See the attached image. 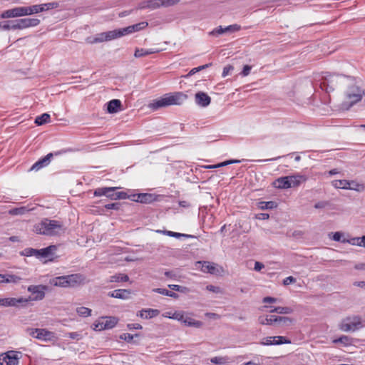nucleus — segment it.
<instances>
[{"label":"nucleus","instance_id":"obj_1","mask_svg":"<svg viewBox=\"0 0 365 365\" xmlns=\"http://www.w3.org/2000/svg\"><path fill=\"white\" fill-rule=\"evenodd\" d=\"M187 98V96L182 92L169 93L160 98L154 100L150 103L149 107L152 110H155L172 105H181Z\"/></svg>","mask_w":365,"mask_h":365},{"label":"nucleus","instance_id":"obj_2","mask_svg":"<svg viewBox=\"0 0 365 365\" xmlns=\"http://www.w3.org/2000/svg\"><path fill=\"white\" fill-rule=\"evenodd\" d=\"M63 230V224L58 220L43 219L40 222L34 226V232L38 235L54 236L58 235Z\"/></svg>","mask_w":365,"mask_h":365},{"label":"nucleus","instance_id":"obj_3","mask_svg":"<svg viewBox=\"0 0 365 365\" xmlns=\"http://www.w3.org/2000/svg\"><path fill=\"white\" fill-rule=\"evenodd\" d=\"M361 318L359 316L347 317L343 319L339 325L343 331H355L361 327Z\"/></svg>","mask_w":365,"mask_h":365},{"label":"nucleus","instance_id":"obj_4","mask_svg":"<svg viewBox=\"0 0 365 365\" xmlns=\"http://www.w3.org/2000/svg\"><path fill=\"white\" fill-rule=\"evenodd\" d=\"M56 250V245H50L46 248L36 250L34 248H26L23 254L26 256H35L37 258H48L52 257L53 252Z\"/></svg>","mask_w":365,"mask_h":365},{"label":"nucleus","instance_id":"obj_5","mask_svg":"<svg viewBox=\"0 0 365 365\" xmlns=\"http://www.w3.org/2000/svg\"><path fill=\"white\" fill-rule=\"evenodd\" d=\"M60 6V4L57 1H53L46 4L32 5L29 6H26L28 16L38 14L40 12L46 11L48 10L57 9Z\"/></svg>","mask_w":365,"mask_h":365},{"label":"nucleus","instance_id":"obj_6","mask_svg":"<svg viewBox=\"0 0 365 365\" xmlns=\"http://www.w3.org/2000/svg\"><path fill=\"white\" fill-rule=\"evenodd\" d=\"M29 299L24 297L14 298H0V307H26Z\"/></svg>","mask_w":365,"mask_h":365},{"label":"nucleus","instance_id":"obj_7","mask_svg":"<svg viewBox=\"0 0 365 365\" xmlns=\"http://www.w3.org/2000/svg\"><path fill=\"white\" fill-rule=\"evenodd\" d=\"M48 289L46 285H30L27 290L31 292L34 297L26 298L29 301H40L45 297V291Z\"/></svg>","mask_w":365,"mask_h":365},{"label":"nucleus","instance_id":"obj_8","mask_svg":"<svg viewBox=\"0 0 365 365\" xmlns=\"http://www.w3.org/2000/svg\"><path fill=\"white\" fill-rule=\"evenodd\" d=\"M346 95L351 104L353 105L361 100L364 91H362L359 86L352 85L348 88Z\"/></svg>","mask_w":365,"mask_h":365},{"label":"nucleus","instance_id":"obj_9","mask_svg":"<svg viewBox=\"0 0 365 365\" xmlns=\"http://www.w3.org/2000/svg\"><path fill=\"white\" fill-rule=\"evenodd\" d=\"M28 16L26 6L15 7L5 10L1 14V19H9Z\"/></svg>","mask_w":365,"mask_h":365},{"label":"nucleus","instance_id":"obj_10","mask_svg":"<svg viewBox=\"0 0 365 365\" xmlns=\"http://www.w3.org/2000/svg\"><path fill=\"white\" fill-rule=\"evenodd\" d=\"M115 34H113L112 31H109L107 32H103L101 34H98L96 36L88 37L86 38V42L91 44L101 43L103 41H111L114 39V36Z\"/></svg>","mask_w":365,"mask_h":365},{"label":"nucleus","instance_id":"obj_11","mask_svg":"<svg viewBox=\"0 0 365 365\" xmlns=\"http://www.w3.org/2000/svg\"><path fill=\"white\" fill-rule=\"evenodd\" d=\"M1 365H18L19 357L16 351H11L0 356Z\"/></svg>","mask_w":365,"mask_h":365},{"label":"nucleus","instance_id":"obj_12","mask_svg":"<svg viewBox=\"0 0 365 365\" xmlns=\"http://www.w3.org/2000/svg\"><path fill=\"white\" fill-rule=\"evenodd\" d=\"M259 322L261 324L263 325H272L274 322H282L284 324H286L287 322H291L292 320L290 318L287 317H277L274 315H271L267 316L265 318L259 317Z\"/></svg>","mask_w":365,"mask_h":365},{"label":"nucleus","instance_id":"obj_13","mask_svg":"<svg viewBox=\"0 0 365 365\" xmlns=\"http://www.w3.org/2000/svg\"><path fill=\"white\" fill-rule=\"evenodd\" d=\"M197 264L201 265L200 270L204 273H210L212 274H217L220 273L219 267L213 262L199 261L197 262ZM220 268L222 270V268Z\"/></svg>","mask_w":365,"mask_h":365},{"label":"nucleus","instance_id":"obj_14","mask_svg":"<svg viewBox=\"0 0 365 365\" xmlns=\"http://www.w3.org/2000/svg\"><path fill=\"white\" fill-rule=\"evenodd\" d=\"M16 20L18 29H25L30 27H35L40 24V20L36 18H24Z\"/></svg>","mask_w":365,"mask_h":365},{"label":"nucleus","instance_id":"obj_15","mask_svg":"<svg viewBox=\"0 0 365 365\" xmlns=\"http://www.w3.org/2000/svg\"><path fill=\"white\" fill-rule=\"evenodd\" d=\"M336 84V76L334 74L329 73V75L323 77V80L320 83V87L326 92H329L328 87L330 86V89L334 91Z\"/></svg>","mask_w":365,"mask_h":365},{"label":"nucleus","instance_id":"obj_16","mask_svg":"<svg viewBox=\"0 0 365 365\" xmlns=\"http://www.w3.org/2000/svg\"><path fill=\"white\" fill-rule=\"evenodd\" d=\"M117 187H98L95 190V196H103L105 195L107 197L115 200V191L118 189Z\"/></svg>","mask_w":365,"mask_h":365},{"label":"nucleus","instance_id":"obj_17","mask_svg":"<svg viewBox=\"0 0 365 365\" xmlns=\"http://www.w3.org/2000/svg\"><path fill=\"white\" fill-rule=\"evenodd\" d=\"M68 287H75L85 283L86 277L81 274L66 275Z\"/></svg>","mask_w":365,"mask_h":365},{"label":"nucleus","instance_id":"obj_18","mask_svg":"<svg viewBox=\"0 0 365 365\" xmlns=\"http://www.w3.org/2000/svg\"><path fill=\"white\" fill-rule=\"evenodd\" d=\"M30 335L41 340H49L53 336V333L44 329H31Z\"/></svg>","mask_w":365,"mask_h":365},{"label":"nucleus","instance_id":"obj_19","mask_svg":"<svg viewBox=\"0 0 365 365\" xmlns=\"http://www.w3.org/2000/svg\"><path fill=\"white\" fill-rule=\"evenodd\" d=\"M195 103L201 107H207L211 103V98L205 92L199 91L195 96Z\"/></svg>","mask_w":365,"mask_h":365},{"label":"nucleus","instance_id":"obj_20","mask_svg":"<svg viewBox=\"0 0 365 365\" xmlns=\"http://www.w3.org/2000/svg\"><path fill=\"white\" fill-rule=\"evenodd\" d=\"M160 0H148L140 2L138 4V9H155L160 6Z\"/></svg>","mask_w":365,"mask_h":365},{"label":"nucleus","instance_id":"obj_21","mask_svg":"<svg viewBox=\"0 0 365 365\" xmlns=\"http://www.w3.org/2000/svg\"><path fill=\"white\" fill-rule=\"evenodd\" d=\"M130 292L128 289H115L113 292H108V295L110 297L125 299L129 297Z\"/></svg>","mask_w":365,"mask_h":365},{"label":"nucleus","instance_id":"obj_22","mask_svg":"<svg viewBox=\"0 0 365 365\" xmlns=\"http://www.w3.org/2000/svg\"><path fill=\"white\" fill-rule=\"evenodd\" d=\"M159 314L160 311L158 309H142L137 315L141 318L148 319L157 317Z\"/></svg>","mask_w":365,"mask_h":365},{"label":"nucleus","instance_id":"obj_23","mask_svg":"<svg viewBox=\"0 0 365 365\" xmlns=\"http://www.w3.org/2000/svg\"><path fill=\"white\" fill-rule=\"evenodd\" d=\"M122 104L118 99H113L107 103V112L108 113H115L118 111Z\"/></svg>","mask_w":365,"mask_h":365},{"label":"nucleus","instance_id":"obj_24","mask_svg":"<svg viewBox=\"0 0 365 365\" xmlns=\"http://www.w3.org/2000/svg\"><path fill=\"white\" fill-rule=\"evenodd\" d=\"M133 200L140 202L141 203H149L153 200V195L149 193H140L137 195H133Z\"/></svg>","mask_w":365,"mask_h":365},{"label":"nucleus","instance_id":"obj_25","mask_svg":"<svg viewBox=\"0 0 365 365\" xmlns=\"http://www.w3.org/2000/svg\"><path fill=\"white\" fill-rule=\"evenodd\" d=\"M159 51H160V50L155 49V48L145 49V48H137L135 51L134 56L135 58H140V57L146 56L150 54L158 53Z\"/></svg>","mask_w":365,"mask_h":365},{"label":"nucleus","instance_id":"obj_26","mask_svg":"<svg viewBox=\"0 0 365 365\" xmlns=\"http://www.w3.org/2000/svg\"><path fill=\"white\" fill-rule=\"evenodd\" d=\"M17 20H9L0 23V29L4 31L18 29Z\"/></svg>","mask_w":365,"mask_h":365},{"label":"nucleus","instance_id":"obj_27","mask_svg":"<svg viewBox=\"0 0 365 365\" xmlns=\"http://www.w3.org/2000/svg\"><path fill=\"white\" fill-rule=\"evenodd\" d=\"M51 283L56 287H68L66 275L55 277Z\"/></svg>","mask_w":365,"mask_h":365},{"label":"nucleus","instance_id":"obj_28","mask_svg":"<svg viewBox=\"0 0 365 365\" xmlns=\"http://www.w3.org/2000/svg\"><path fill=\"white\" fill-rule=\"evenodd\" d=\"M273 185L275 187L279 189L290 188V184H289L288 178L287 177L278 178L274 182Z\"/></svg>","mask_w":365,"mask_h":365},{"label":"nucleus","instance_id":"obj_29","mask_svg":"<svg viewBox=\"0 0 365 365\" xmlns=\"http://www.w3.org/2000/svg\"><path fill=\"white\" fill-rule=\"evenodd\" d=\"M131 28V26H129L125 28L113 30V34H115L114 39L133 33Z\"/></svg>","mask_w":365,"mask_h":365},{"label":"nucleus","instance_id":"obj_30","mask_svg":"<svg viewBox=\"0 0 365 365\" xmlns=\"http://www.w3.org/2000/svg\"><path fill=\"white\" fill-rule=\"evenodd\" d=\"M131 28V26H129L125 28L113 30V34H115L114 39L133 33Z\"/></svg>","mask_w":365,"mask_h":365},{"label":"nucleus","instance_id":"obj_31","mask_svg":"<svg viewBox=\"0 0 365 365\" xmlns=\"http://www.w3.org/2000/svg\"><path fill=\"white\" fill-rule=\"evenodd\" d=\"M348 190H352L361 192L365 190V185L362 183H359L354 180H349Z\"/></svg>","mask_w":365,"mask_h":365},{"label":"nucleus","instance_id":"obj_32","mask_svg":"<svg viewBox=\"0 0 365 365\" xmlns=\"http://www.w3.org/2000/svg\"><path fill=\"white\" fill-rule=\"evenodd\" d=\"M153 292L163 294V295L168 296V297H173L174 299H178L179 297V295L178 294H176L175 292H173L172 291L168 290L166 289L155 288L153 289Z\"/></svg>","mask_w":365,"mask_h":365},{"label":"nucleus","instance_id":"obj_33","mask_svg":"<svg viewBox=\"0 0 365 365\" xmlns=\"http://www.w3.org/2000/svg\"><path fill=\"white\" fill-rule=\"evenodd\" d=\"M271 313H277L280 314H288L293 312V309L289 307H276L269 311Z\"/></svg>","mask_w":365,"mask_h":365},{"label":"nucleus","instance_id":"obj_34","mask_svg":"<svg viewBox=\"0 0 365 365\" xmlns=\"http://www.w3.org/2000/svg\"><path fill=\"white\" fill-rule=\"evenodd\" d=\"M103 323L104 324V327L108 329L114 327L117 324L118 319L113 317H105L103 318Z\"/></svg>","mask_w":365,"mask_h":365},{"label":"nucleus","instance_id":"obj_35","mask_svg":"<svg viewBox=\"0 0 365 365\" xmlns=\"http://www.w3.org/2000/svg\"><path fill=\"white\" fill-rule=\"evenodd\" d=\"M50 115L48 113H43L41 115H38L36 118L34 123L37 125H42L50 120Z\"/></svg>","mask_w":365,"mask_h":365},{"label":"nucleus","instance_id":"obj_36","mask_svg":"<svg viewBox=\"0 0 365 365\" xmlns=\"http://www.w3.org/2000/svg\"><path fill=\"white\" fill-rule=\"evenodd\" d=\"M212 66V63H207V64H205V65H202V66H200L198 67H196V68H193L192 69H191L189 73L185 76H183L184 78H189L190 76L195 74L196 73L200 71H202L205 68H207L209 67H210Z\"/></svg>","mask_w":365,"mask_h":365},{"label":"nucleus","instance_id":"obj_37","mask_svg":"<svg viewBox=\"0 0 365 365\" xmlns=\"http://www.w3.org/2000/svg\"><path fill=\"white\" fill-rule=\"evenodd\" d=\"M128 279L129 277L127 274L121 273L113 275L110 277V282H127Z\"/></svg>","mask_w":365,"mask_h":365},{"label":"nucleus","instance_id":"obj_38","mask_svg":"<svg viewBox=\"0 0 365 365\" xmlns=\"http://www.w3.org/2000/svg\"><path fill=\"white\" fill-rule=\"evenodd\" d=\"M183 322L185 323V325H187L188 327H197V328H199L202 325V322L195 320L190 317H186L183 320Z\"/></svg>","mask_w":365,"mask_h":365},{"label":"nucleus","instance_id":"obj_39","mask_svg":"<svg viewBox=\"0 0 365 365\" xmlns=\"http://www.w3.org/2000/svg\"><path fill=\"white\" fill-rule=\"evenodd\" d=\"M332 185L336 188L348 189L349 180H336L331 182Z\"/></svg>","mask_w":365,"mask_h":365},{"label":"nucleus","instance_id":"obj_40","mask_svg":"<svg viewBox=\"0 0 365 365\" xmlns=\"http://www.w3.org/2000/svg\"><path fill=\"white\" fill-rule=\"evenodd\" d=\"M277 207V203L274 201H268V202H260L259 203V207L261 210H271Z\"/></svg>","mask_w":365,"mask_h":365},{"label":"nucleus","instance_id":"obj_41","mask_svg":"<svg viewBox=\"0 0 365 365\" xmlns=\"http://www.w3.org/2000/svg\"><path fill=\"white\" fill-rule=\"evenodd\" d=\"M163 233L168 236L175 237V238H179L181 237H185V238L193 237V236L190 235L182 234V233L175 232L169 231V230H165V231H163Z\"/></svg>","mask_w":365,"mask_h":365},{"label":"nucleus","instance_id":"obj_42","mask_svg":"<svg viewBox=\"0 0 365 365\" xmlns=\"http://www.w3.org/2000/svg\"><path fill=\"white\" fill-rule=\"evenodd\" d=\"M272 339H273V341H272L273 345H280V344H290L291 343L290 340H289L286 337L282 336H272Z\"/></svg>","mask_w":365,"mask_h":365},{"label":"nucleus","instance_id":"obj_43","mask_svg":"<svg viewBox=\"0 0 365 365\" xmlns=\"http://www.w3.org/2000/svg\"><path fill=\"white\" fill-rule=\"evenodd\" d=\"M240 161H222L218 164L205 165V166H204V168L206 169L220 168L225 167V166L232 164V163H240Z\"/></svg>","mask_w":365,"mask_h":365},{"label":"nucleus","instance_id":"obj_44","mask_svg":"<svg viewBox=\"0 0 365 365\" xmlns=\"http://www.w3.org/2000/svg\"><path fill=\"white\" fill-rule=\"evenodd\" d=\"M91 309L85 307H78L76 309L77 314L83 317H88L91 314Z\"/></svg>","mask_w":365,"mask_h":365},{"label":"nucleus","instance_id":"obj_45","mask_svg":"<svg viewBox=\"0 0 365 365\" xmlns=\"http://www.w3.org/2000/svg\"><path fill=\"white\" fill-rule=\"evenodd\" d=\"M290 187H297L300 184L301 176H287Z\"/></svg>","mask_w":365,"mask_h":365},{"label":"nucleus","instance_id":"obj_46","mask_svg":"<svg viewBox=\"0 0 365 365\" xmlns=\"http://www.w3.org/2000/svg\"><path fill=\"white\" fill-rule=\"evenodd\" d=\"M27 211L28 210L26 207H21L10 210L9 213L11 215H24Z\"/></svg>","mask_w":365,"mask_h":365},{"label":"nucleus","instance_id":"obj_47","mask_svg":"<svg viewBox=\"0 0 365 365\" xmlns=\"http://www.w3.org/2000/svg\"><path fill=\"white\" fill-rule=\"evenodd\" d=\"M21 278L15 274H6L5 283H19Z\"/></svg>","mask_w":365,"mask_h":365},{"label":"nucleus","instance_id":"obj_48","mask_svg":"<svg viewBox=\"0 0 365 365\" xmlns=\"http://www.w3.org/2000/svg\"><path fill=\"white\" fill-rule=\"evenodd\" d=\"M50 161H36L35 164L32 165V167L30 168V170H38L41 168L46 166L48 165Z\"/></svg>","mask_w":365,"mask_h":365},{"label":"nucleus","instance_id":"obj_49","mask_svg":"<svg viewBox=\"0 0 365 365\" xmlns=\"http://www.w3.org/2000/svg\"><path fill=\"white\" fill-rule=\"evenodd\" d=\"M148 25V24L147 22H145V21L140 22L136 24L131 25V27H132L131 29H132L133 32L139 31L145 29V27H147Z\"/></svg>","mask_w":365,"mask_h":365},{"label":"nucleus","instance_id":"obj_50","mask_svg":"<svg viewBox=\"0 0 365 365\" xmlns=\"http://www.w3.org/2000/svg\"><path fill=\"white\" fill-rule=\"evenodd\" d=\"M241 29V26L238 24H232L225 27V33H233Z\"/></svg>","mask_w":365,"mask_h":365},{"label":"nucleus","instance_id":"obj_51","mask_svg":"<svg viewBox=\"0 0 365 365\" xmlns=\"http://www.w3.org/2000/svg\"><path fill=\"white\" fill-rule=\"evenodd\" d=\"M66 150H61L56 151L55 153H50L47 154L46 156L39 158L38 160H51V158H52L53 156H58L61 153H66Z\"/></svg>","mask_w":365,"mask_h":365},{"label":"nucleus","instance_id":"obj_52","mask_svg":"<svg viewBox=\"0 0 365 365\" xmlns=\"http://www.w3.org/2000/svg\"><path fill=\"white\" fill-rule=\"evenodd\" d=\"M210 361L215 364H224L227 362V359L222 356H215L210 359Z\"/></svg>","mask_w":365,"mask_h":365},{"label":"nucleus","instance_id":"obj_53","mask_svg":"<svg viewBox=\"0 0 365 365\" xmlns=\"http://www.w3.org/2000/svg\"><path fill=\"white\" fill-rule=\"evenodd\" d=\"M180 0H160V3L161 6H170L178 4Z\"/></svg>","mask_w":365,"mask_h":365},{"label":"nucleus","instance_id":"obj_54","mask_svg":"<svg viewBox=\"0 0 365 365\" xmlns=\"http://www.w3.org/2000/svg\"><path fill=\"white\" fill-rule=\"evenodd\" d=\"M168 287L170 288L172 290L179 292H185V291L187 289L185 287H182L178 284H169Z\"/></svg>","mask_w":365,"mask_h":365},{"label":"nucleus","instance_id":"obj_55","mask_svg":"<svg viewBox=\"0 0 365 365\" xmlns=\"http://www.w3.org/2000/svg\"><path fill=\"white\" fill-rule=\"evenodd\" d=\"M333 342L335 344L341 343L344 344H348L349 343V336L344 335L336 339H334Z\"/></svg>","mask_w":365,"mask_h":365},{"label":"nucleus","instance_id":"obj_56","mask_svg":"<svg viewBox=\"0 0 365 365\" xmlns=\"http://www.w3.org/2000/svg\"><path fill=\"white\" fill-rule=\"evenodd\" d=\"M120 203L119 202H113L105 205L104 207L107 210H118L120 209Z\"/></svg>","mask_w":365,"mask_h":365},{"label":"nucleus","instance_id":"obj_57","mask_svg":"<svg viewBox=\"0 0 365 365\" xmlns=\"http://www.w3.org/2000/svg\"><path fill=\"white\" fill-rule=\"evenodd\" d=\"M273 339H272V336H267L265 338H264L260 342L259 344L261 345H263V346H270V345H273V342H272Z\"/></svg>","mask_w":365,"mask_h":365},{"label":"nucleus","instance_id":"obj_58","mask_svg":"<svg viewBox=\"0 0 365 365\" xmlns=\"http://www.w3.org/2000/svg\"><path fill=\"white\" fill-rule=\"evenodd\" d=\"M68 336L72 339L80 340L82 334L80 332H69Z\"/></svg>","mask_w":365,"mask_h":365},{"label":"nucleus","instance_id":"obj_59","mask_svg":"<svg viewBox=\"0 0 365 365\" xmlns=\"http://www.w3.org/2000/svg\"><path fill=\"white\" fill-rule=\"evenodd\" d=\"M206 289L214 293H222L221 288L213 285H207Z\"/></svg>","mask_w":365,"mask_h":365},{"label":"nucleus","instance_id":"obj_60","mask_svg":"<svg viewBox=\"0 0 365 365\" xmlns=\"http://www.w3.org/2000/svg\"><path fill=\"white\" fill-rule=\"evenodd\" d=\"M224 33H225V28H223L222 26H220L217 28H216L215 29H214L210 33V34H212V35H220V34H222Z\"/></svg>","mask_w":365,"mask_h":365},{"label":"nucleus","instance_id":"obj_61","mask_svg":"<svg viewBox=\"0 0 365 365\" xmlns=\"http://www.w3.org/2000/svg\"><path fill=\"white\" fill-rule=\"evenodd\" d=\"M134 335H132L129 333H124L120 335V339L126 341L127 342H130L133 340Z\"/></svg>","mask_w":365,"mask_h":365},{"label":"nucleus","instance_id":"obj_62","mask_svg":"<svg viewBox=\"0 0 365 365\" xmlns=\"http://www.w3.org/2000/svg\"><path fill=\"white\" fill-rule=\"evenodd\" d=\"M129 198L128 195L125 192H115V200L120 199H127Z\"/></svg>","mask_w":365,"mask_h":365},{"label":"nucleus","instance_id":"obj_63","mask_svg":"<svg viewBox=\"0 0 365 365\" xmlns=\"http://www.w3.org/2000/svg\"><path fill=\"white\" fill-rule=\"evenodd\" d=\"M295 282H296V279L294 277H292V276H289V277H286L283 280V284L284 286H287V285H289L290 284L294 283Z\"/></svg>","mask_w":365,"mask_h":365},{"label":"nucleus","instance_id":"obj_64","mask_svg":"<svg viewBox=\"0 0 365 365\" xmlns=\"http://www.w3.org/2000/svg\"><path fill=\"white\" fill-rule=\"evenodd\" d=\"M234 69V67L231 65H227L223 68L222 77H225L229 73Z\"/></svg>","mask_w":365,"mask_h":365}]
</instances>
